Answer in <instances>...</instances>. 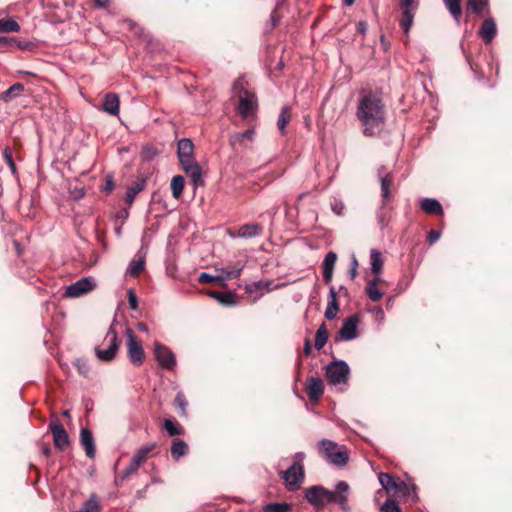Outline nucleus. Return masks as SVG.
Masks as SVG:
<instances>
[{"instance_id":"5701e85b","label":"nucleus","mask_w":512,"mask_h":512,"mask_svg":"<svg viewBox=\"0 0 512 512\" xmlns=\"http://www.w3.org/2000/svg\"><path fill=\"white\" fill-rule=\"evenodd\" d=\"M421 209L427 214H443V209L440 202L433 198H425L420 203Z\"/></svg>"},{"instance_id":"37998d69","label":"nucleus","mask_w":512,"mask_h":512,"mask_svg":"<svg viewBox=\"0 0 512 512\" xmlns=\"http://www.w3.org/2000/svg\"><path fill=\"white\" fill-rule=\"evenodd\" d=\"M242 269H243L242 266L237 267V268H232L230 266H227V267H224L221 269H217V271L224 274L225 276H223V277L225 278V280H227V279H234V278L239 277L242 272Z\"/></svg>"},{"instance_id":"7ed1b4c3","label":"nucleus","mask_w":512,"mask_h":512,"mask_svg":"<svg viewBox=\"0 0 512 512\" xmlns=\"http://www.w3.org/2000/svg\"><path fill=\"white\" fill-rule=\"evenodd\" d=\"M244 84L242 79L234 83V92L238 97L237 112L243 119L251 120L256 115L258 102L255 92L246 88Z\"/></svg>"},{"instance_id":"4c0bfd02","label":"nucleus","mask_w":512,"mask_h":512,"mask_svg":"<svg viewBox=\"0 0 512 512\" xmlns=\"http://www.w3.org/2000/svg\"><path fill=\"white\" fill-rule=\"evenodd\" d=\"M365 292L369 299L373 302L379 301L383 297V292L378 289V286L374 282H368L365 288Z\"/></svg>"},{"instance_id":"e433bc0d","label":"nucleus","mask_w":512,"mask_h":512,"mask_svg":"<svg viewBox=\"0 0 512 512\" xmlns=\"http://www.w3.org/2000/svg\"><path fill=\"white\" fill-rule=\"evenodd\" d=\"M144 188V181L143 182H137V183H134L133 185L129 186L127 188V191H126V197H125V201L128 203V204H132L136 195L142 191Z\"/></svg>"},{"instance_id":"6ab92c4d","label":"nucleus","mask_w":512,"mask_h":512,"mask_svg":"<svg viewBox=\"0 0 512 512\" xmlns=\"http://www.w3.org/2000/svg\"><path fill=\"white\" fill-rule=\"evenodd\" d=\"M102 109L112 116H117L120 110L119 96L116 93H107L104 96Z\"/></svg>"},{"instance_id":"9b49d317","label":"nucleus","mask_w":512,"mask_h":512,"mask_svg":"<svg viewBox=\"0 0 512 512\" xmlns=\"http://www.w3.org/2000/svg\"><path fill=\"white\" fill-rule=\"evenodd\" d=\"M281 474L290 490H296L304 480L303 465L292 464L291 467Z\"/></svg>"},{"instance_id":"7c9ffc66","label":"nucleus","mask_w":512,"mask_h":512,"mask_svg":"<svg viewBox=\"0 0 512 512\" xmlns=\"http://www.w3.org/2000/svg\"><path fill=\"white\" fill-rule=\"evenodd\" d=\"M185 185L184 177L181 175H176L171 180V191L174 198L178 199L183 193Z\"/></svg>"},{"instance_id":"39448f33","label":"nucleus","mask_w":512,"mask_h":512,"mask_svg":"<svg viewBox=\"0 0 512 512\" xmlns=\"http://www.w3.org/2000/svg\"><path fill=\"white\" fill-rule=\"evenodd\" d=\"M127 356L133 366H141L145 360V352L141 340L137 338L130 327L126 328Z\"/></svg>"},{"instance_id":"4be33fe9","label":"nucleus","mask_w":512,"mask_h":512,"mask_svg":"<svg viewBox=\"0 0 512 512\" xmlns=\"http://www.w3.org/2000/svg\"><path fill=\"white\" fill-rule=\"evenodd\" d=\"M339 310V304L337 301V293L333 286L329 289V302L325 310V317L328 320H333Z\"/></svg>"},{"instance_id":"f8f14e48","label":"nucleus","mask_w":512,"mask_h":512,"mask_svg":"<svg viewBox=\"0 0 512 512\" xmlns=\"http://www.w3.org/2000/svg\"><path fill=\"white\" fill-rule=\"evenodd\" d=\"M95 287L93 278L83 277L66 287L65 296L76 298L92 291Z\"/></svg>"},{"instance_id":"412c9836","label":"nucleus","mask_w":512,"mask_h":512,"mask_svg":"<svg viewBox=\"0 0 512 512\" xmlns=\"http://www.w3.org/2000/svg\"><path fill=\"white\" fill-rule=\"evenodd\" d=\"M402 8V17L400 20V26L403 29L405 34H408L414 20L415 11L417 9L416 6H401Z\"/></svg>"},{"instance_id":"49530a36","label":"nucleus","mask_w":512,"mask_h":512,"mask_svg":"<svg viewBox=\"0 0 512 512\" xmlns=\"http://www.w3.org/2000/svg\"><path fill=\"white\" fill-rule=\"evenodd\" d=\"M3 156H4L5 162L8 165L11 173L13 175H15L17 173V168H16V164L13 160L12 151L10 150V148L7 147L4 149Z\"/></svg>"},{"instance_id":"de8ad7c7","label":"nucleus","mask_w":512,"mask_h":512,"mask_svg":"<svg viewBox=\"0 0 512 512\" xmlns=\"http://www.w3.org/2000/svg\"><path fill=\"white\" fill-rule=\"evenodd\" d=\"M140 466H141V464H139V462H137L135 459L132 458L129 465L123 471L121 478L126 479V478L130 477L131 475L135 474Z\"/></svg>"},{"instance_id":"09e8293b","label":"nucleus","mask_w":512,"mask_h":512,"mask_svg":"<svg viewBox=\"0 0 512 512\" xmlns=\"http://www.w3.org/2000/svg\"><path fill=\"white\" fill-rule=\"evenodd\" d=\"M381 512H401V509L395 501L387 499L381 507Z\"/></svg>"},{"instance_id":"4d7b16f0","label":"nucleus","mask_w":512,"mask_h":512,"mask_svg":"<svg viewBox=\"0 0 512 512\" xmlns=\"http://www.w3.org/2000/svg\"><path fill=\"white\" fill-rule=\"evenodd\" d=\"M332 210L337 215H341L343 213V210H344V204L342 202L336 201V202H334L332 204Z\"/></svg>"},{"instance_id":"b1692460","label":"nucleus","mask_w":512,"mask_h":512,"mask_svg":"<svg viewBox=\"0 0 512 512\" xmlns=\"http://www.w3.org/2000/svg\"><path fill=\"white\" fill-rule=\"evenodd\" d=\"M323 487L313 486L307 489L305 497L309 503L314 505H324Z\"/></svg>"},{"instance_id":"f257e3e1","label":"nucleus","mask_w":512,"mask_h":512,"mask_svg":"<svg viewBox=\"0 0 512 512\" xmlns=\"http://www.w3.org/2000/svg\"><path fill=\"white\" fill-rule=\"evenodd\" d=\"M356 116L363 127L364 136L379 135L386 121L385 104L380 95L370 90H363L358 98Z\"/></svg>"},{"instance_id":"864d4df0","label":"nucleus","mask_w":512,"mask_h":512,"mask_svg":"<svg viewBox=\"0 0 512 512\" xmlns=\"http://www.w3.org/2000/svg\"><path fill=\"white\" fill-rule=\"evenodd\" d=\"M349 490V486L346 482L344 481H339L336 485V492L338 494H343V495H346V493L348 492Z\"/></svg>"},{"instance_id":"8fccbe9b","label":"nucleus","mask_w":512,"mask_h":512,"mask_svg":"<svg viewBox=\"0 0 512 512\" xmlns=\"http://www.w3.org/2000/svg\"><path fill=\"white\" fill-rule=\"evenodd\" d=\"M175 404L176 406L181 410V414H186V406H187V400L183 392H178L175 397Z\"/></svg>"},{"instance_id":"f3484780","label":"nucleus","mask_w":512,"mask_h":512,"mask_svg":"<svg viewBox=\"0 0 512 512\" xmlns=\"http://www.w3.org/2000/svg\"><path fill=\"white\" fill-rule=\"evenodd\" d=\"M80 443L83 446L86 456L88 458L95 457V442L92 433L87 428H82L80 431Z\"/></svg>"},{"instance_id":"4468645a","label":"nucleus","mask_w":512,"mask_h":512,"mask_svg":"<svg viewBox=\"0 0 512 512\" xmlns=\"http://www.w3.org/2000/svg\"><path fill=\"white\" fill-rule=\"evenodd\" d=\"M379 482L381 486L387 491L392 492L394 494H398L402 492L403 488H406V484L401 481L399 478H394L388 473H380L378 475Z\"/></svg>"},{"instance_id":"0e129e2a","label":"nucleus","mask_w":512,"mask_h":512,"mask_svg":"<svg viewBox=\"0 0 512 512\" xmlns=\"http://www.w3.org/2000/svg\"><path fill=\"white\" fill-rule=\"evenodd\" d=\"M418 0H401V6H416L418 7Z\"/></svg>"},{"instance_id":"c756f323","label":"nucleus","mask_w":512,"mask_h":512,"mask_svg":"<svg viewBox=\"0 0 512 512\" xmlns=\"http://www.w3.org/2000/svg\"><path fill=\"white\" fill-rule=\"evenodd\" d=\"M24 91V85L21 83H15L12 86H10L7 90H5L1 94V100L4 102H8L11 99L19 96Z\"/></svg>"},{"instance_id":"a18cd8bd","label":"nucleus","mask_w":512,"mask_h":512,"mask_svg":"<svg viewBox=\"0 0 512 512\" xmlns=\"http://www.w3.org/2000/svg\"><path fill=\"white\" fill-rule=\"evenodd\" d=\"M289 505L287 503H270L264 507L265 512H288Z\"/></svg>"},{"instance_id":"f03ea898","label":"nucleus","mask_w":512,"mask_h":512,"mask_svg":"<svg viewBox=\"0 0 512 512\" xmlns=\"http://www.w3.org/2000/svg\"><path fill=\"white\" fill-rule=\"evenodd\" d=\"M194 144L190 139L183 138L178 142V158L185 173L191 178L194 185L201 182V168L194 159Z\"/></svg>"},{"instance_id":"a211bd4d","label":"nucleus","mask_w":512,"mask_h":512,"mask_svg":"<svg viewBox=\"0 0 512 512\" xmlns=\"http://www.w3.org/2000/svg\"><path fill=\"white\" fill-rule=\"evenodd\" d=\"M336 261L337 254L333 251L328 252L323 260V279L326 283H330L332 281Z\"/></svg>"},{"instance_id":"cd10ccee","label":"nucleus","mask_w":512,"mask_h":512,"mask_svg":"<svg viewBox=\"0 0 512 512\" xmlns=\"http://www.w3.org/2000/svg\"><path fill=\"white\" fill-rule=\"evenodd\" d=\"M370 263L372 273L379 275L383 269V259L381 253L376 249L370 251Z\"/></svg>"},{"instance_id":"ea45409f","label":"nucleus","mask_w":512,"mask_h":512,"mask_svg":"<svg viewBox=\"0 0 512 512\" xmlns=\"http://www.w3.org/2000/svg\"><path fill=\"white\" fill-rule=\"evenodd\" d=\"M19 24L12 19H0V32L9 33L19 31Z\"/></svg>"},{"instance_id":"58836bf2","label":"nucleus","mask_w":512,"mask_h":512,"mask_svg":"<svg viewBox=\"0 0 512 512\" xmlns=\"http://www.w3.org/2000/svg\"><path fill=\"white\" fill-rule=\"evenodd\" d=\"M488 6V0H468L467 7L471 9L473 13L481 15L485 8Z\"/></svg>"},{"instance_id":"603ef678","label":"nucleus","mask_w":512,"mask_h":512,"mask_svg":"<svg viewBox=\"0 0 512 512\" xmlns=\"http://www.w3.org/2000/svg\"><path fill=\"white\" fill-rule=\"evenodd\" d=\"M75 365L77 367L78 372L83 375L84 377L87 376V373L89 371V366L86 361L77 359L75 362Z\"/></svg>"},{"instance_id":"72a5a7b5","label":"nucleus","mask_w":512,"mask_h":512,"mask_svg":"<svg viewBox=\"0 0 512 512\" xmlns=\"http://www.w3.org/2000/svg\"><path fill=\"white\" fill-rule=\"evenodd\" d=\"M210 295L216 300H218L221 304L226 306H232L236 303L234 299V294L232 292H211Z\"/></svg>"},{"instance_id":"2eb2a0df","label":"nucleus","mask_w":512,"mask_h":512,"mask_svg":"<svg viewBox=\"0 0 512 512\" xmlns=\"http://www.w3.org/2000/svg\"><path fill=\"white\" fill-rule=\"evenodd\" d=\"M263 228L260 224H244L239 227L237 232L229 231L232 238H252L262 234Z\"/></svg>"},{"instance_id":"bf43d9fd","label":"nucleus","mask_w":512,"mask_h":512,"mask_svg":"<svg viewBox=\"0 0 512 512\" xmlns=\"http://www.w3.org/2000/svg\"><path fill=\"white\" fill-rule=\"evenodd\" d=\"M303 352L306 356H309L312 352V345L309 338H306L304 341Z\"/></svg>"},{"instance_id":"dca6fc26","label":"nucleus","mask_w":512,"mask_h":512,"mask_svg":"<svg viewBox=\"0 0 512 512\" xmlns=\"http://www.w3.org/2000/svg\"><path fill=\"white\" fill-rule=\"evenodd\" d=\"M323 391V382L320 378L310 377L307 379L306 393L312 402H317Z\"/></svg>"},{"instance_id":"423d86ee","label":"nucleus","mask_w":512,"mask_h":512,"mask_svg":"<svg viewBox=\"0 0 512 512\" xmlns=\"http://www.w3.org/2000/svg\"><path fill=\"white\" fill-rule=\"evenodd\" d=\"M119 345L120 343L118 341L117 333L114 330L113 325H111L107 331L102 346L95 348L96 355L102 361H110L115 357Z\"/></svg>"},{"instance_id":"bb28decb","label":"nucleus","mask_w":512,"mask_h":512,"mask_svg":"<svg viewBox=\"0 0 512 512\" xmlns=\"http://www.w3.org/2000/svg\"><path fill=\"white\" fill-rule=\"evenodd\" d=\"M188 452L187 444L180 440L176 439L173 441L171 447V456L175 461H178L182 456L186 455Z\"/></svg>"},{"instance_id":"79ce46f5","label":"nucleus","mask_w":512,"mask_h":512,"mask_svg":"<svg viewBox=\"0 0 512 512\" xmlns=\"http://www.w3.org/2000/svg\"><path fill=\"white\" fill-rule=\"evenodd\" d=\"M164 428L170 436H176L183 433L182 427L176 421L166 419L164 421Z\"/></svg>"},{"instance_id":"c85d7f7f","label":"nucleus","mask_w":512,"mask_h":512,"mask_svg":"<svg viewBox=\"0 0 512 512\" xmlns=\"http://www.w3.org/2000/svg\"><path fill=\"white\" fill-rule=\"evenodd\" d=\"M443 2L455 21L459 23L462 16L460 0H443Z\"/></svg>"},{"instance_id":"20e7f679","label":"nucleus","mask_w":512,"mask_h":512,"mask_svg":"<svg viewBox=\"0 0 512 512\" xmlns=\"http://www.w3.org/2000/svg\"><path fill=\"white\" fill-rule=\"evenodd\" d=\"M321 455L333 466L343 467L349 460L348 449L338 443L323 439L318 443Z\"/></svg>"},{"instance_id":"a878e982","label":"nucleus","mask_w":512,"mask_h":512,"mask_svg":"<svg viewBox=\"0 0 512 512\" xmlns=\"http://www.w3.org/2000/svg\"><path fill=\"white\" fill-rule=\"evenodd\" d=\"M276 287L277 286H275V287L272 286V281H270V280H260V281H256V282L247 284L245 286V290L248 293H256V292L262 291V290H266L269 292V291L274 290Z\"/></svg>"},{"instance_id":"338daca9","label":"nucleus","mask_w":512,"mask_h":512,"mask_svg":"<svg viewBox=\"0 0 512 512\" xmlns=\"http://www.w3.org/2000/svg\"><path fill=\"white\" fill-rule=\"evenodd\" d=\"M137 328L139 331L144 332V333H148V331H149L147 325L143 322L137 323Z\"/></svg>"},{"instance_id":"a19ab883","label":"nucleus","mask_w":512,"mask_h":512,"mask_svg":"<svg viewBox=\"0 0 512 512\" xmlns=\"http://www.w3.org/2000/svg\"><path fill=\"white\" fill-rule=\"evenodd\" d=\"M198 281L200 283H220L224 285L225 278L223 275H211L206 272H203L199 275Z\"/></svg>"},{"instance_id":"69168bd1","label":"nucleus","mask_w":512,"mask_h":512,"mask_svg":"<svg viewBox=\"0 0 512 512\" xmlns=\"http://www.w3.org/2000/svg\"><path fill=\"white\" fill-rule=\"evenodd\" d=\"M113 187H114V183H113L112 177H108L107 181H106V185L104 187V190L107 192H110L113 189Z\"/></svg>"},{"instance_id":"393cba45","label":"nucleus","mask_w":512,"mask_h":512,"mask_svg":"<svg viewBox=\"0 0 512 512\" xmlns=\"http://www.w3.org/2000/svg\"><path fill=\"white\" fill-rule=\"evenodd\" d=\"M322 495H324V504L338 503L341 507H344L347 502V496L338 494L336 491H330L323 488Z\"/></svg>"},{"instance_id":"3c124183","label":"nucleus","mask_w":512,"mask_h":512,"mask_svg":"<svg viewBox=\"0 0 512 512\" xmlns=\"http://www.w3.org/2000/svg\"><path fill=\"white\" fill-rule=\"evenodd\" d=\"M128 303L132 310H136L138 308V298L134 290H128Z\"/></svg>"},{"instance_id":"2f4dec72","label":"nucleus","mask_w":512,"mask_h":512,"mask_svg":"<svg viewBox=\"0 0 512 512\" xmlns=\"http://www.w3.org/2000/svg\"><path fill=\"white\" fill-rule=\"evenodd\" d=\"M328 340V331L325 323H322L320 327L316 331L315 335V348L320 350L322 349Z\"/></svg>"},{"instance_id":"5fc2aeb1","label":"nucleus","mask_w":512,"mask_h":512,"mask_svg":"<svg viewBox=\"0 0 512 512\" xmlns=\"http://www.w3.org/2000/svg\"><path fill=\"white\" fill-rule=\"evenodd\" d=\"M357 268H358V262H357V259L355 258V256H353L352 261H351L350 271H349L351 279H354L356 277Z\"/></svg>"},{"instance_id":"e2e57ef3","label":"nucleus","mask_w":512,"mask_h":512,"mask_svg":"<svg viewBox=\"0 0 512 512\" xmlns=\"http://www.w3.org/2000/svg\"><path fill=\"white\" fill-rule=\"evenodd\" d=\"M94 2L99 8H106L110 4V0H94Z\"/></svg>"},{"instance_id":"052dcab7","label":"nucleus","mask_w":512,"mask_h":512,"mask_svg":"<svg viewBox=\"0 0 512 512\" xmlns=\"http://www.w3.org/2000/svg\"><path fill=\"white\" fill-rule=\"evenodd\" d=\"M304 459H305V453L297 452L294 455V463L293 464L303 465L302 462Z\"/></svg>"},{"instance_id":"ddd939ff","label":"nucleus","mask_w":512,"mask_h":512,"mask_svg":"<svg viewBox=\"0 0 512 512\" xmlns=\"http://www.w3.org/2000/svg\"><path fill=\"white\" fill-rule=\"evenodd\" d=\"M358 318L355 315L348 317L340 330L338 331L337 340L349 341L357 337Z\"/></svg>"},{"instance_id":"aec40b11","label":"nucleus","mask_w":512,"mask_h":512,"mask_svg":"<svg viewBox=\"0 0 512 512\" xmlns=\"http://www.w3.org/2000/svg\"><path fill=\"white\" fill-rule=\"evenodd\" d=\"M496 33L497 29L495 21L492 18L485 19L479 30V35L484 40V42L487 44L490 43L496 36Z\"/></svg>"},{"instance_id":"6e6552de","label":"nucleus","mask_w":512,"mask_h":512,"mask_svg":"<svg viewBox=\"0 0 512 512\" xmlns=\"http://www.w3.org/2000/svg\"><path fill=\"white\" fill-rule=\"evenodd\" d=\"M49 430L52 433L53 442L56 448H58L61 451L65 450L70 444L69 436L63 424L57 417L52 418L49 424Z\"/></svg>"},{"instance_id":"13d9d810","label":"nucleus","mask_w":512,"mask_h":512,"mask_svg":"<svg viewBox=\"0 0 512 512\" xmlns=\"http://www.w3.org/2000/svg\"><path fill=\"white\" fill-rule=\"evenodd\" d=\"M373 312H374L376 320H378L379 322H382L384 320L385 315H384V311L381 307H376L373 310Z\"/></svg>"},{"instance_id":"f704fd0d","label":"nucleus","mask_w":512,"mask_h":512,"mask_svg":"<svg viewBox=\"0 0 512 512\" xmlns=\"http://www.w3.org/2000/svg\"><path fill=\"white\" fill-rule=\"evenodd\" d=\"M155 448V444H149L138 449L133 455V459H135L139 464H143L149 456V453Z\"/></svg>"},{"instance_id":"1a4fd4ad","label":"nucleus","mask_w":512,"mask_h":512,"mask_svg":"<svg viewBox=\"0 0 512 512\" xmlns=\"http://www.w3.org/2000/svg\"><path fill=\"white\" fill-rule=\"evenodd\" d=\"M377 176L381 185L382 207L392 200L391 187L393 186V175L385 166H380L377 170Z\"/></svg>"},{"instance_id":"9d476101","label":"nucleus","mask_w":512,"mask_h":512,"mask_svg":"<svg viewBox=\"0 0 512 512\" xmlns=\"http://www.w3.org/2000/svg\"><path fill=\"white\" fill-rule=\"evenodd\" d=\"M154 355L159 365L166 370H172L176 365L174 353L160 342L154 344Z\"/></svg>"},{"instance_id":"6e6d98bb","label":"nucleus","mask_w":512,"mask_h":512,"mask_svg":"<svg viewBox=\"0 0 512 512\" xmlns=\"http://www.w3.org/2000/svg\"><path fill=\"white\" fill-rule=\"evenodd\" d=\"M440 232L436 230H430L428 233V242L430 244L435 243L440 238Z\"/></svg>"},{"instance_id":"c9c22d12","label":"nucleus","mask_w":512,"mask_h":512,"mask_svg":"<svg viewBox=\"0 0 512 512\" xmlns=\"http://www.w3.org/2000/svg\"><path fill=\"white\" fill-rule=\"evenodd\" d=\"M254 134L255 131L253 129H248L244 132L233 134L230 137V144L234 146L238 143H242L245 139L251 141L253 140Z\"/></svg>"},{"instance_id":"0eeeda50","label":"nucleus","mask_w":512,"mask_h":512,"mask_svg":"<svg viewBox=\"0 0 512 512\" xmlns=\"http://www.w3.org/2000/svg\"><path fill=\"white\" fill-rule=\"evenodd\" d=\"M349 372V366L345 361H334L326 367V377L333 385L345 384Z\"/></svg>"},{"instance_id":"774afa93","label":"nucleus","mask_w":512,"mask_h":512,"mask_svg":"<svg viewBox=\"0 0 512 512\" xmlns=\"http://www.w3.org/2000/svg\"><path fill=\"white\" fill-rule=\"evenodd\" d=\"M383 280L380 276L376 275V277H374L372 280H370L369 282H374V284L376 286H378L379 283H381Z\"/></svg>"},{"instance_id":"473e14b6","label":"nucleus","mask_w":512,"mask_h":512,"mask_svg":"<svg viewBox=\"0 0 512 512\" xmlns=\"http://www.w3.org/2000/svg\"><path fill=\"white\" fill-rule=\"evenodd\" d=\"M291 113L290 108L288 106H284L281 109L280 115L277 121V127L282 135L285 134V128L288 122L290 121Z\"/></svg>"},{"instance_id":"c03bdc74","label":"nucleus","mask_w":512,"mask_h":512,"mask_svg":"<svg viewBox=\"0 0 512 512\" xmlns=\"http://www.w3.org/2000/svg\"><path fill=\"white\" fill-rule=\"evenodd\" d=\"M144 260L143 259H139V260H133L130 265H129V273L131 276H138L139 273L144 269Z\"/></svg>"},{"instance_id":"680f3d73","label":"nucleus","mask_w":512,"mask_h":512,"mask_svg":"<svg viewBox=\"0 0 512 512\" xmlns=\"http://www.w3.org/2000/svg\"><path fill=\"white\" fill-rule=\"evenodd\" d=\"M357 31L361 34H365L367 31V23L365 21H359L357 23Z\"/></svg>"}]
</instances>
